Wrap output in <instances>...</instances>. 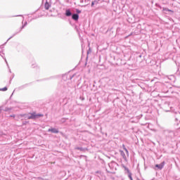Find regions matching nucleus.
I'll return each instance as SVG.
<instances>
[{"instance_id":"12","label":"nucleus","mask_w":180,"mask_h":180,"mask_svg":"<svg viewBox=\"0 0 180 180\" xmlns=\"http://www.w3.org/2000/svg\"><path fill=\"white\" fill-rule=\"evenodd\" d=\"M76 12H77V13H81V11H79L78 9L76 10Z\"/></svg>"},{"instance_id":"2","label":"nucleus","mask_w":180,"mask_h":180,"mask_svg":"<svg viewBox=\"0 0 180 180\" xmlns=\"http://www.w3.org/2000/svg\"><path fill=\"white\" fill-rule=\"evenodd\" d=\"M34 119H39V117H43V114H36V112H33Z\"/></svg>"},{"instance_id":"3","label":"nucleus","mask_w":180,"mask_h":180,"mask_svg":"<svg viewBox=\"0 0 180 180\" xmlns=\"http://www.w3.org/2000/svg\"><path fill=\"white\" fill-rule=\"evenodd\" d=\"M72 19H73V20H78V19H79V15H78V14H73Z\"/></svg>"},{"instance_id":"11","label":"nucleus","mask_w":180,"mask_h":180,"mask_svg":"<svg viewBox=\"0 0 180 180\" xmlns=\"http://www.w3.org/2000/svg\"><path fill=\"white\" fill-rule=\"evenodd\" d=\"M164 11H167V12H172V13H174V11H172V10H169V9H167V8H165Z\"/></svg>"},{"instance_id":"9","label":"nucleus","mask_w":180,"mask_h":180,"mask_svg":"<svg viewBox=\"0 0 180 180\" xmlns=\"http://www.w3.org/2000/svg\"><path fill=\"white\" fill-rule=\"evenodd\" d=\"M95 4H98V1H94L91 2V6H94V5H95Z\"/></svg>"},{"instance_id":"5","label":"nucleus","mask_w":180,"mask_h":180,"mask_svg":"<svg viewBox=\"0 0 180 180\" xmlns=\"http://www.w3.org/2000/svg\"><path fill=\"white\" fill-rule=\"evenodd\" d=\"M30 116H28L27 117V119L30 120V119H32V120H34V115L32 113H30Z\"/></svg>"},{"instance_id":"13","label":"nucleus","mask_w":180,"mask_h":180,"mask_svg":"<svg viewBox=\"0 0 180 180\" xmlns=\"http://www.w3.org/2000/svg\"><path fill=\"white\" fill-rule=\"evenodd\" d=\"M129 178L131 180H133V177H131V174H129Z\"/></svg>"},{"instance_id":"7","label":"nucleus","mask_w":180,"mask_h":180,"mask_svg":"<svg viewBox=\"0 0 180 180\" xmlns=\"http://www.w3.org/2000/svg\"><path fill=\"white\" fill-rule=\"evenodd\" d=\"M66 16H71V11L70 10H66Z\"/></svg>"},{"instance_id":"8","label":"nucleus","mask_w":180,"mask_h":180,"mask_svg":"<svg viewBox=\"0 0 180 180\" xmlns=\"http://www.w3.org/2000/svg\"><path fill=\"white\" fill-rule=\"evenodd\" d=\"M0 91H2L3 92H5L6 91H8V88L7 87H4L2 89H0Z\"/></svg>"},{"instance_id":"6","label":"nucleus","mask_w":180,"mask_h":180,"mask_svg":"<svg viewBox=\"0 0 180 180\" xmlns=\"http://www.w3.org/2000/svg\"><path fill=\"white\" fill-rule=\"evenodd\" d=\"M49 8H50V4H49V3H46L45 9H46V11H49Z\"/></svg>"},{"instance_id":"10","label":"nucleus","mask_w":180,"mask_h":180,"mask_svg":"<svg viewBox=\"0 0 180 180\" xmlns=\"http://www.w3.org/2000/svg\"><path fill=\"white\" fill-rule=\"evenodd\" d=\"M122 147H123L124 151H126V153H129V151L127 150V149L126 148V146L124 145H122Z\"/></svg>"},{"instance_id":"1","label":"nucleus","mask_w":180,"mask_h":180,"mask_svg":"<svg viewBox=\"0 0 180 180\" xmlns=\"http://www.w3.org/2000/svg\"><path fill=\"white\" fill-rule=\"evenodd\" d=\"M164 165H165V162H162L160 165H155V167L158 168V169H162L164 168Z\"/></svg>"},{"instance_id":"4","label":"nucleus","mask_w":180,"mask_h":180,"mask_svg":"<svg viewBox=\"0 0 180 180\" xmlns=\"http://www.w3.org/2000/svg\"><path fill=\"white\" fill-rule=\"evenodd\" d=\"M48 131H51V133L57 134L58 133V130L55 128H51L48 130Z\"/></svg>"}]
</instances>
